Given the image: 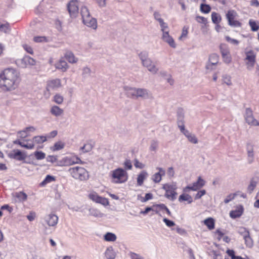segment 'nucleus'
<instances>
[{"label":"nucleus","mask_w":259,"mask_h":259,"mask_svg":"<svg viewBox=\"0 0 259 259\" xmlns=\"http://www.w3.org/2000/svg\"><path fill=\"white\" fill-rule=\"evenodd\" d=\"M20 79L16 70L7 68L0 74V88L6 91L14 90L17 88Z\"/></svg>","instance_id":"1"},{"label":"nucleus","mask_w":259,"mask_h":259,"mask_svg":"<svg viewBox=\"0 0 259 259\" xmlns=\"http://www.w3.org/2000/svg\"><path fill=\"white\" fill-rule=\"evenodd\" d=\"M139 57L141 61L142 65L146 67L148 70L153 74H156L159 69L156 63L153 62L149 57L147 51H142L139 54Z\"/></svg>","instance_id":"2"},{"label":"nucleus","mask_w":259,"mask_h":259,"mask_svg":"<svg viewBox=\"0 0 259 259\" xmlns=\"http://www.w3.org/2000/svg\"><path fill=\"white\" fill-rule=\"evenodd\" d=\"M70 176L75 180L79 181H86L89 179L88 170L83 167L76 166L70 167L68 170Z\"/></svg>","instance_id":"3"},{"label":"nucleus","mask_w":259,"mask_h":259,"mask_svg":"<svg viewBox=\"0 0 259 259\" xmlns=\"http://www.w3.org/2000/svg\"><path fill=\"white\" fill-rule=\"evenodd\" d=\"M80 14L83 24L87 26L96 30L98 26L97 20L91 16L89 10L86 6L81 7Z\"/></svg>","instance_id":"4"},{"label":"nucleus","mask_w":259,"mask_h":259,"mask_svg":"<svg viewBox=\"0 0 259 259\" xmlns=\"http://www.w3.org/2000/svg\"><path fill=\"white\" fill-rule=\"evenodd\" d=\"M111 181L115 184L125 183L128 180V176L127 171L123 168H117L111 171Z\"/></svg>","instance_id":"5"},{"label":"nucleus","mask_w":259,"mask_h":259,"mask_svg":"<svg viewBox=\"0 0 259 259\" xmlns=\"http://www.w3.org/2000/svg\"><path fill=\"white\" fill-rule=\"evenodd\" d=\"M177 188V183L176 182L163 184L162 188L165 191L164 196L171 201L175 200L178 194L176 192Z\"/></svg>","instance_id":"6"},{"label":"nucleus","mask_w":259,"mask_h":259,"mask_svg":"<svg viewBox=\"0 0 259 259\" xmlns=\"http://www.w3.org/2000/svg\"><path fill=\"white\" fill-rule=\"evenodd\" d=\"M15 62L18 67L23 68L34 66L36 64L35 60L29 56H25L21 59H18Z\"/></svg>","instance_id":"7"},{"label":"nucleus","mask_w":259,"mask_h":259,"mask_svg":"<svg viewBox=\"0 0 259 259\" xmlns=\"http://www.w3.org/2000/svg\"><path fill=\"white\" fill-rule=\"evenodd\" d=\"M246 68L248 70L253 69L256 62V53L252 50L245 52Z\"/></svg>","instance_id":"8"},{"label":"nucleus","mask_w":259,"mask_h":259,"mask_svg":"<svg viewBox=\"0 0 259 259\" xmlns=\"http://www.w3.org/2000/svg\"><path fill=\"white\" fill-rule=\"evenodd\" d=\"M244 118L246 122L250 126H259L258 121L253 116L252 110L250 108L245 109Z\"/></svg>","instance_id":"9"},{"label":"nucleus","mask_w":259,"mask_h":259,"mask_svg":"<svg viewBox=\"0 0 259 259\" xmlns=\"http://www.w3.org/2000/svg\"><path fill=\"white\" fill-rule=\"evenodd\" d=\"M246 150L247 162L249 164H251L254 161L255 157L254 144L251 142H247L246 144Z\"/></svg>","instance_id":"10"},{"label":"nucleus","mask_w":259,"mask_h":259,"mask_svg":"<svg viewBox=\"0 0 259 259\" xmlns=\"http://www.w3.org/2000/svg\"><path fill=\"white\" fill-rule=\"evenodd\" d=\"M70 16L72 18H76L78 14V2L77 0L71 1L67 5Z\"/></svg>","instance_id":"11"},{"label":"nucleus","mask_w":259,"mask_h":259,"mask_svg":"<svg viewBox=\"0 0 259 259\" xmlns=\"http://www.w3.org/2000/svg\"><path fill=\"white\" fill-rule=\"evenodd\" d=\"M88 196L91 200L96 203H100L104 206L109 205V201L108 199L99 196L95 192L93 191L90 192Z\"/></svg>","instance_id":"12"},{"label":"nucleus","mask_w":259,"mask_h":259,"mask_svg":"<svg viewBox=\"0 0 259 259\" xmlns=\"http://www.w3.org/2000/svg\"><path fill=\"white\" fill-rule=\"evenodd\" d=\"M205 182L201 177H199L197 181L192 184V186H188L184 189V192H188L189 190L196 191L205 185Z\"/></svg>","instance_id":"13"},{"label":"nucleus","mask_w":259,"mask_h":259,"mask_svg":"<svg viewBox=\"0 0 259 259\" xmlns=\"http://www.w3.org/2000/svg\"><path fill=\"white\" fill-rule=\"evenodd\" d=\"M44 221L49 227H55L58 222V217L55 213H51L44 217Z\"/></svg>","instance_id":"14"},{"label":"nucleus","mask_w":259,"mask_h":259,"mask_svg":"<svg viewBox=\"0 0 259 259\" xmlns=\"http://www.w3.org/2000/svg\"><path fill=\"white\" fill-rule=\"evenodd\" d=\"M61 166H70L74 164L82 163V161L77 156L66 157L63 158Z\"/></svg>","instance_id":"15"},{"label":"nucleus","mask_w":259,"mask_h":259,"mask_svg":"<svg viewBox=\"0 0 259 259\" xmlns=\"http://www.w3.org/2000/svg\"><path fill=\"white\" fill-rule=\"evenodd\" d=\"M219 61V56L217 54H211L209 57L208 62L206 65V68L210 70L214 69Z\"/></svg>","instance_id":"16"},{"label":"nucleus","mask_w":259,"mask_h":259,"mask_svg":"<svg viewBox=\"0 0 259 259\" xmlns=\"http://www.w3.org/2000/svg\"><path fill=\"white\" fill-rule=\"evenodd\" d=\"M161 39L172 48H176V44L173 38L169 34V32H164L162 33Z\"/></svg>","instance_id":"17"},{"label":"nucleus","mask_w":259,"mask_h":259,"mask_svg":"<svg viewBox=\"0 0 259 259\" xmlns=\"http://www.w3.org/2000/svg\"><path fill=\"white\" fill-rule=\"evenodd\" d=\"M137 98L140 97L145 99L151 98L152 94L146 89L137 88Z\"/></svg>","instance_id":"18"},{"label":"nucleus","mask_w":259,"mask_h":259,"mask_svg":"<svg viewBox=\"0 0 259 259\" xmlns=\"http://www.w3.org/2000/svg\"><path fill=\"white\" fill-rule=\"evenodd\" d=\"M36 130V128L32 126L26 127L24 130L20 131L17 132V136L20 138L23 139L28 136L29 132H33Z\"/></svg>","instance_id":"19"},{"label":"nucleus","mask_w":259,"mask_h":259,"mask_svg":"<svg viewBox=\"0 0 259 259\" xmlns=\"http://www.w3.org/2000/svg\"><path fill=\"white\" fill-rule=\"evenodd\" d=\"M157 169L158 170V172L155 173L152 176V180L156 183H159L161 180V177L164 176L165 174V170L161 167H157Z\"/></svg>","instance_id":"20"},{"label":"nucleus","mask_w":259,"mask_h":259,"mask_svg":"<svg viewBox=\"0 0 259 259\" xmlns=\"http://www.w3.org/2000/svg\"><path fill=\"white\" fill-rule=\"evenodd\" d=\"M123 90L128 97L137 98V88L125 86Z\"/></svg>","instance_id":"21"},{"label":"nucleus","mask_w":259,"mask_h":259,"mask_svg":"<svg viewBox=\"0 0 259 259\" xmlns=\"http://www.w3.org/2000/svg\"><path fill=\"white\" fill-rule=\"evenodd\" d=\"M13 196L16 198L15 201L18 202H23L27 199V195L23 191L16 192Z\"/></svg>","instance_id":"22"},{"label":"nucleus","mask_w":259,"mask_h":259,"mask_svg":"<svg viewBox=\"0 0 259 259\" xmlns=\"http://www.w3.org/2000/svg\"><path fill=\"white\" fill-rule=\"evenodd\" d=\"M243 211V208L242 206L237 207V209L234 210H232L230 212V216L231 218L235 219L240 217Z\"/></svg>","instance_id":"23"},{"label":"nucleus","mask_w":259,"mask_h":259,"mask_svg":"<svg viewBox=\"0 0 259 259\" xmlns=\"http://www.w3.org/2000/svg\"><path fill=\"white\" fill-rule=\"evenodd\" d=\"M148 176V173L143 170L141 171L138 176L137 177V185L141 186L143 185L144 180L147 178Z\"/></svg>","instance_id":"24"},{"label":"nucleus","mask_w":259,"mask_h":259,"mask_svg":"<svg viewBox=\"0 0 259 259\" xmlns=\"http://www.w3.org/2000/svg\"><path fill=\"white\" fill-rule=\"evenodd\" d=\"M51 113L55 116H60L63 115L64 111L58 106H53L50 110Z\"/></svg>","instance_id":"25"},{"label":"nucleus","mask_w":259,"mask_h":259,"mask_svg":"<svg viewBox=\"0 0 259 259\" xmlns=\"http://www.w3.org/2000/svg\"><path fill=\"white\" fill-rule=\"evenodd\" d=\"M61 86V80L58 78L51 80L48 83V87L53 89L60 88Z\"/></svg>","instance_id":"26"},{"label":"nucleus","mask_w":259,"mask_h":259,"mask_svg":"<svg viewBox=\"0 0 259 259\" xmlns=\"http://www.w3.org/2000/svg\"><path fill=\"white\" fill-rule=\"evenodd\" d=\"M55 66L57 69L61 70L63 72L66 71L68 68L67 62L62 60L57 62Z\"/></svg>","instance_id":"27"},{"label":"nucleus","mask_w":259,"mask_h":259,"mask_svg":"<svg viewBox=\"0 0 259 259\" xmlns=\"http://www.w3.org/2000/svg\"><path fill=\"white\" fill-rule=\"evenodd\" d=\"M105 255L107 259H114L116 256V253L113 250L112 247L110 246L107 248L105 252Z\"/></svg>","instance_id":"28"},{"label":"nucleus","mask_w":259,"mask_h":259,"mask_svg":"<svg viewBox=\"0 0 259 259\" xmlns=\"http://www.w3.org/2000/svg\"><path fill=\"white\" fill-rule=\"evenodd\" d=\"M203 223L209 230H212L214 228V220L212 218H208L204 220Z\"/></svg>","instance_id":"29"},{"label":"nucleus","mask_w":259,"mask_h":259,"mask_svg":"<svg viewBox=\"0 0 259 259\" xmlns=\"http://www.w3.org/2000/svg\"><path fill=\"white\" fill-rule=\"evenodd\" d=\"M184 135L187 137L190 142L193 144H197L198 143V140L194 134H192L189 131L186 132Z\"/></svg>","instance_id":"30"},{"label":"nucleus","mask_w":259,"mask_h":259,"mask_svg":"<svg viewBox=\"0 0 259 259\" xmlns=\"http://www.w3.org/2000/svg\"><path fill=\"white\" fill-rule=\"evenodd\" d=\"M89 211L90 215L96 218H102L104 216V214L96 208H91L89 209Z\"/></svg>","instance_id":"31"},{"label":"nucleus","mask_w":259,"mask_h":259,"mask_svg":"<svg viewBox=\"0 0 259 259\" xmlns=\"http://www.w3.org/2000/svg\"><path fill=\"white\" fill-rule=\"evenodd\" d=\"M65 58L71 63H75L77 61V59L75 57L74 54L71 52H68L66 53Z\"/></svg>","instance_id":"32"},{"label":"nucleus","mask_w":259,"mask_h":259,"mask_svg":"<svg viewBox=\"0 0 259 259\" xmlns=\"http://www.w3.org/2000/svg\"><path fill=\"white\" fill-rule=\"evenodd\" d=\"M179 201L180 202L186 201L188 203L190 204L193 202V199L190 195L188 194H183L180 196Z\"/></svg>","instance_id":"33"},{"label":"nucleus","mask_w":259,"mask_h":259,"mask_svg":"<svg viewBox=\"0 0 259 259\" xmlns=\"http://www.w3.org/2000/svg\"><path fill=\"white\" fill-rule=\"evenodd\" d=\"M47 141V137L44 136H35L32 139L33 143L41 144Z\"/></svg>","instance_id":"34"},{"label":"nucleus","mask_w":259,"mask_h":259,"mask_svg":"<svg viewBox=\"0 0 259 259\" xmlns=\"http://www.w3.org/2000/svg\"><path fill=\"white\" fill-rule=\"evenodd\" d=\"M14 154L13 156V158L16 159L18 160H24L25 158V156L22 154L21 151L19 150H16L14 151Z\"/></svg>","instance_id":"35"},{"label":"nucleus","mask_w":259,"mask_h":259,"mask_svg":"<svg viewBox=\"0 0 259 259\" xmlns=\"http://www.w3.org/2000/svg\"><path fill=\"white\" fill-rule=\"evenodd\" d=\"M55 181V178L51 175H47L44 180L40 183V186H45L47 184Z\"/></svg>","instance_id":"36"},{"label":"nucleus","mask_w":259,"mask_h":259,"mask_svg":"<svg viewBox=\"0 0 259 259\" xmlns=\"http://www.w3.org/2000/svg\"><path fill=\"white\" fill-rule=\"evenodd\" d=\"M104 239L107 241H114L116 239V235L112 233L108 232L104 236Z\"/></svg>","instance_id":"37"},{"label":"nucleus","mask_w":259,"mask_h":259,"mask_svg":"<svg viewBox=\"0 0 259 259\" xmlns=\"http://www.w3.org/2000/svg\"><path fill=\"white\" fill-rule=\"evenodd\" d=\"M158 148V142L153 140L150 142L149 150L151 151L156 152Z\"/></svg>","instance_id":"38"},{"label":"nucleus","mask_w":259,"mask_h":259,"mask_svg":"<svg viewBox=\"0 0 259 259\" xmlns=\"http://www.w3.org/2000/svg\"><path fill=\"white\" fill-rule=\"evenodd\" d=\"M236 15L237 14L234 10L229 11L226 14V17L228 22H230L231 21H232V20H234Z\"/></svg>","instance_id":"39"},{"label":"nucleus","mask_w":259,"mask_h":259,"mask_svg":"<svg viewBox=\"0 0 259 259\" xmlns=\"http://www.w3.org/2000/svg\"><path fill=\"white\" fill-rule=\"evenodd\" d=\"M211 19L213 23L217 24L220 22L221 17L218 13L215 12H212L211 13Z\"/></svg>","instance_id":"40"},{"label":"nucleus","mask_w":259,"mask_h":259,"mask_svg":"<svg viewBox=\"0 0 259 259\" xmlns=\"http://www.w3.org/2000/svg\"><path fill=\"white\" fill-rule=\"evenodd\" d=\"M184 117L185 113L184 110L182 109H179L177 112V122H184Z\"/></svg>","instance_id":"41"},{"label":"nucleus","mask_w":259,"mask_h":259,"mask_svg":"<svg viewBox=\"0 0 259 259\" xmlns=\"http://www.w3.org/2000/svg\"><path fill=\"white\" fill-rule=\"evenodd\" d=\"M257 184V181L254 179H252L250 182V184L248 186V191L249 193H251L254 188L256 187Z\"/></svg>","instance_id":"42"},{"label":"nucleus","mask_w":259,"mask_h":259,"mask_svg":"<svg viewBox=\"0 0 259 259\" xmlns=\"http://www.w3.org/2000/svg\"><path fill=\"white\" fill-rule=\"evenodd\" d=\"M238 233L241 235L243 238L246 237V236L249 234V231L244 227H239L238 229Z\"/></svg>","instance_id":"43"},{"label":"nucleus","mask_w":259,"mask_h":259,"mask_svg":"<svg viewBox=\"0 0 259 259\" xmlns=\"http://www.w3.org/2000/svg\"><path fill=\"white\" fill-rule=\"evenodd\" d=\"M220 48V51H221L222 56H225V55L230 53L229 49L225 45H223V44L221 45Z\"/></svg>","instance_id":"44"},{"label":"nucleus","mask_w":259,"mask_h":259,"mask_svg":"<svg viewBox=\"0 0 259 259\" xmlns=\"http://www.w3.org/2000/svg\"><path fill=\"white\" fill-rule=\"evenodd\" d=\"M249 24L251 27V30L253 31H256L259 29V24L257 23L255 21L250 20Z\"/></svg>","instance_id":"45"},{"label":"nucleus","mask_w":259,"mask_h":259,"mask_svg":"<svg viewBox=\"0 0 259 259\" xmlns=\"http://www.w3.org/2000/svg\"><path fill=\"white\" fill-rule=\"evenodd\" d=\"M159 23L162 33H164V32H169L168 25L165 23L163 20L161 21Z\"/></svg>","instance_id":"46"},{"label":"nucleus","mask_w":259,"mask_h":259,"mask_svg":"<svg viewBox=\"0 0 259 259\" xmlns=\"http://www.w3.org/2000/svg\"><path fill=\"white\" fill-rule=\"evenodd\" d=\"M246 246L248 247H251L253 245V240L250 236V235L246 236V237L243 238Z\"/></svg>","instance_id":"47"},{"label":"nucleus","mask_w":259,"mask_h":259,"mask_svg":"<svg viewBox=\"0 0 259 259\" xmlns=\"http://www.w3.org/2000/svg\"><path fill=\"white\" fill-rule=\"evenodd\" d=\"M210 10L211 8L208 5L202 4L200 5V10L204 13H208L210 11Z\"/></svg>","instance_id":"48"},{"label":"nucleus","mask_w":259,"mask_h":259,"mask_svg":"<svg viewBox=\"0 0 259 259\" xmlns=\"http://www.w3.org/2000/svg\"><path fill=\"white\" fill-rule=\"evenodd\" d=\"M34 155L36 159L37 160H41L45 158L46 154L45 153L41 151H35L34 153Z\"/></svg>","instance_id":"49"},{"label":"nucleus","mask_w":259,"mask_h":259,"mask_svg":"<svg viewBox=\"0 0 259 259\" xmlns=\"http://www.w3.org/2000/svg\"><path fill=\"white\" fill-rule=\"evenodd\" d=\"M223 82L228 86L232 85L231 77L230 75H225L223 77Z\"/></svg>","instance_id":"50"},{"label":"nucleus","mask_w":259,"mask_h":259,"mask_svg":"<svg viewBox=\"0 0 259 259\" xmlns=\"http://www.w3.org/2000/svg\"><path fill=\"white\" fill-rule=\"evenodd\" d=\"M64 98L60 94H56L54 97V101L58 104H61L63 102Z\"/></svg>","instance_id":"51"},{"label":"nucleus","mask_w":259,"mask_h":259,"mask_svg":"<svg viewBox=\"0 0 259 259\" xmlns=\"http://www.w3.org/2000/svg\"><path fill=\"white\" fill-rule=\"evenodd\" d=\"M91 73V70L88 67H84L82 68V75L84 77L89 76Z\"/></svg>","instance_id":"52"},{"label":"nucleus","mask_w":259,"mask_h":259,"mask_svg":"<svg viewBox=\"0 0 259 259\" xmlns=\"http://www.w3.org/2000/svg\"><path fill=\"white\" fill-rule=\"evenodd\" d=\"M80 149L83 152H88L92 150V146L91 144L87 143L81 147Z\"/></svg>","instance_id":"53"},{"label":"nucleus","mask_w":259,"mask_h":259,"mask_svg":"<svg viewBox=\"0 0 259 259\" xmlns=\"http://www.w3.org/2000/svg\"><path fill=\"white\" fill-rule=\"evenodd\" d=\"M0 30L5 33H7L10 30L9 24L6 23L0 25Z\"/></svg>","instance_id":"54"},{"label":"nucleus","mask_w":259,"mask_h":259,"mask_svg":"<svg viewBox=\"0 0 259 259\" xmlns=\"http://www.w3.org/2000/svg\"><path fill=\"white\" fill-rule=\"evenodd\" d=\"M33 40L35 42H36L48 41V39L45 36H35L33 38Z\"/></svg>","instance_id":"55"},{"label":"nucleus","mask_w":259,"mask_h":259,"mask_svg":"<svg viewBox=\"0 0 259 259\" xmlns=\"http://www.w3.org/2000/svg\"><path fill=\"white\" fill-rule=\"evenodd\" d=\"M123 165L124 166V168H125L124 169L125 170L126 169L130 170L132 168V167H133L131 161L129 159L125 160V161L123 163Z\"/></svg>","instance_id":"56"},{"label":"nucleus","mask_w":259,"mask_h":259,"mask_svg":"<svg viewBox=\"0 0 259 259\" xmlns=\"http://www.w3.org/2000/svg\"><path fill=\"white\" fill-rule=\"evenodd\" d=\"M178 126L179 127L180 131L185 135L186 132H188L189 131L185 130L184 122H177Z\"/></svg>","instance_id":"57"},{"label":"nucleus","mask_w":259,"mask_h":259,"mask_svg":"<svg viewBox=\"0 0 259 259\" xmlns=\"http://www.w3.org/2000/svg\"><path fill=\"white\" fill-rule=\"evenodd\" d=\"M64 147V144L61 142H58L54 145V150H59L62 149Z\"/></svg>","instance_id":"58"},{"label":"nucleus","mask_w":259,"mask_h":259,"mask_svg":"<svg viewBox=\"0 0 259 259\" xmlns=\"http://www.w3.org/2000/svg\"><path fill=\"white\" fill-rule=\"evenodd\" d=\"M96 3L100 8H104L106 6L107 0H94Z\"/></svg>","instance_id":"59"},{"label":"nucleus","mask_w":259,"mask_h":259,"mask_svg":"<svg viewBox=\"0 0 259 259\" xmlns=\"http://www.w3.org/2000/svg\"><path fill=\"white\" fill-rule=\"evenodd\" d=\"M222 58H223L224 62L225 63L229 64L231 62L232 58H231L230 53H229L225 56H222Z\"/></svg>","instance_id":"60"},{"label":"nucleus","mask_w":259,"mask_h":259,"mask_svg":"<svg viewBox=\"0 0 259 259\" xmlns=\"http://www.w3.org/2000/svg\"><path fill=\"white\" fill-rule=\"evenodd\" d=\"M205 194L206 191L205 190H202L198 191L195 196V199L197 200L201 198Z\"/></svg>","instance_id":"61"},{"label":"nucleus","mask_w":259,"mask_h":259,"mask_svg":"<svg viewBox=\"0 0 259 259\" xmlns=\"http://www.w3.org/2000/svg\"><path fill=\"white\" fill-rule=\"evenodd\" d=\"M226 39L227 41L235 45H238L239 43V41L237 39L232 38L228 36L226 37Z\"/></svg>","instance_id":"62"},{"label":"nucleus","mask_w":259,"mask_h":259,"mask_svg":"<svg viewBox=\"0 0 259 259\" xmlns=\"http://www.w3.org/2000/svg\"><path fill=\"white\" fill-rule=\"evenodd\" d=\"M163 221L167 227H171L175 225L174 222L169 220L166 218H164Z\"/></svg>","instance_id":"63"},{"label":"nucleus","mask_w":259,"mask_h":259,"mask_svg":"<svg viewBox=\"0 0 259 259\" xmlns=\"http://www.w3.org/2000/svg\"><path fill=\"white\" fill-rule=\"evenodd\" d=\"M35 216L36 215L34 212L30 211L29 214L27 215V218L29 221L31 222L35 219Z\"/></svg>","instance_id":"64"}]
</instances>
